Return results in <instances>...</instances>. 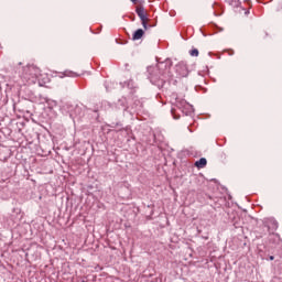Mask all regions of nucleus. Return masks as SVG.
Wrapping results in <instances>:
<instances>
[{
    "instance_id": "obj_1",
    "label": "nucleus",
    "mask_w": 282,
    "mask_h": 282,
    "mask_svg": "<svg viewBox=\"0 0 282 282\" xmlns=\"http://www.w3.org/2000/svg\"><path fill=\"white\" fill-rule=\"evenodd\" d=\"M42 70L36 65H28L23 68L22 79L29 85H34L41 78Z\"/></svg>"
},
{
    "instance_id": "obj_2",
    "label": "nucleus",
    "mask_w": 282,
    "mask_h": 282,
    "mask_svg": "<svg viewBox=\"0 0 282 282\" xmlns=\"http://www.w3.org/2000/svg\"><path fill=\"white\" fill-rule=\"evenodd\" d=\"M135 12H137L138 17L140 18L144 30H147V24L149 23V18H147V11L144 10V7L138 6L135 8Z\"/></svg>"
},
{
    "instance_id": "obj_3",
    "label": "nucleus",
    "mask_w": 282,
    "mask_h": 282,
    "mask_svg": "<svg viewBox=\"0 0 282 282\" xmlns=\"http://www.w3.org/2000/svg\"><path fill=\"white\" fill-rule=\"evenodd\" d=\"M176 73L178 74V76H181V78H186V76H188V67L186 66V64L184 63H178L175 66Z\"/></svg>"
},
{
    "instance_id": "obj_4",
    "label": "nucleus",
    "mask_w": 282,
    "mask_h": 282,
    "mask_svg": "<svg viewBox=\"0 0 282 282\" xmlns=\"http://www.w3.org/2000/svg\"><path fill=\"white\" fill-rule=\"evenodd\" d=\"M144 36V30L139 29L132 35V41H140Z\"/></svg>"
},
{
    "instance_id": "obj_5",
    "label": "nucleus",
    "mask_w": 282,
    "mask_h": 282,
    "mask_svg": "<svg viewBox=\"0 0 282 282\" xmlns=\"http://www.w3.org/2000/svg\"><path fill=\"white\" fill-rule=\"evenodd\" d=\"M207 164H208V161L206 160V158H202L195 162L194 166H196L197 169H205Z\"/></svg>"
},
{
    "instance_id": "obj_6",
    "label": "nucleus",
    "mask_w": 282,
    "mask_h": 282,
    "mask_svg": "<svg viewBox=\"0 0 282 282\" xmlns=\"http://www.w3.org/2000/svg\"><path fill=\"white\" fill-rule=\"evenodd\" d=\"M159 69H165L162 72V74H166V72H169L171 69V65H166L165 63H160Z\"/></svg>"
},
{
    "instance_id": "obj_7",
    "label": "nucleus",
    "mask_w": 282,
    "mask_h": 282,
    "mask_svg": "<svg viewBox=\"0 0 282 282\" xmlns=\"http://www.w3.org/2000/svg\"><path fill=\"white\" fill-rule=\"evenodd\" d=\"M191 56H199V51L197 48H193L189 51Z\"/></svg>"
},
{
    "instance_id": "obj_8",
    "label": "nucleus",
    "mask_w": 282,
    "mask_h": 282,
    "mask_svg": "<svg viewBox=\"0 0 282 282\" xmlns=\"http://www.w3.org/2000/svg\"><path fill=\"white\" fill-rule=\"evenodd\" d=\"M66 76L76 77V76H78V74H76V73H74V72H67V73H66Z\"/></svg>"
},
{
    "instance_id": "obj_9",
    "label": "nucleus",
    "mask_w": 282,
    "mask_h": 282,
    "mask_svg": "<svg viewBox=\"0 0 282 282\" xmlns=\"http://www.w3.org/2000/svg\"><path fill=\"white\" fill-rule=\"evenodd\" d=\"M131 1H132V3H134V4H138V3H139L138 0H131Z\"/></svg>"
},
{
    "instance_id": "obj_10",
    "label": "nucleus",
    "mask_w": 282,
    "mask_h": 282,
    "mask_svg": "<svg viewBox=\"0 0 282 282\" xmlns=\"http://www.w3.org/2000/svg\"><path fill=\"white\" fill-rule=\"evenodd\" d=\"M270 261H274V258H273V256H271V257H270Z\"/></svg>"
}]
</instances>
